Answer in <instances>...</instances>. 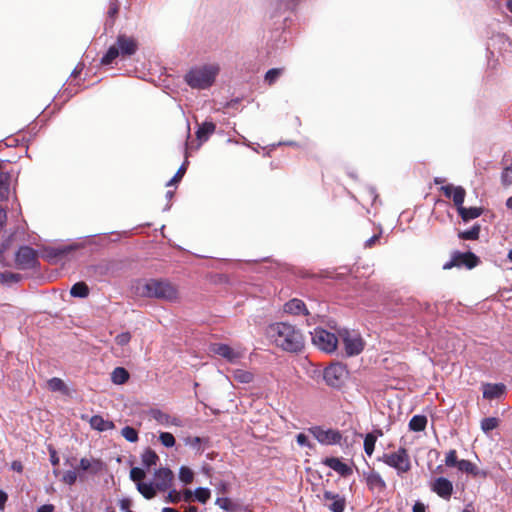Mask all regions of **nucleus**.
<instances>
[{"mask_svg": "<svg viewBox=\"0 0 512 512\" xmlns=\"http://www.w3.org/2000/svg\"><path fill=\"white\" fill-rule=\"evenodd\" d=\"M266 334L276 346L285 351L298 352L303 348L304 341L301 333L288 323L271 324Z\"/></svg>", "mask_w": 512, "mask_h": 512, "instance_id": "obj_1", "label": "nucleus"}, {"mask_svg": "<svg viewBox=\"0 0 512 512\" xmlns=\"http://www.w3.org/2000/svg\"><path fill=\"white\" fill-rule=\"evenodd\" d=\"M134 294L140 297L158 298L168 301L175 300L178 296L177 289L167 281L149 279L137 280L133 284Z\"/></svg>", "mask_w": 512, "mask_h": 512, "instance_id": "obj_2", "label": "nucleus"}, {"mask_svg": "<svg viewBox=\"0 0 512 512\" xmlns=\"http://www.w3.org/2000/svg\"><path fill=\"white\" fill-rule=\"evenodd\" d=\"M219 73L217 64H207L200 67H194L185 75V81L194 89H207L215 81Z\"/></svg>", "mask_w": 512, "mask_h": 512, "instance_id": "obj_3", "label": "nucleus"}, {"mask_svg": "<svg viewBox=\"0 0 512 512\" xmlns=\"http://www.w3.org/2000/svg\"><path fill=\"white\" fill-rule=\"evenodd\" d=\"M311 340L314 346L326 353L334 352L338 345L337 336L322 328H316L311 332Z\"/></svg>", "mask_w": 512, "mask_h": 512, "instance_id": "obj_4", "label": "nucleus"}, {"mask_svg": "<svg viewBox=\"0 0 512 512\" xmlns=\"http://www.w3.org/2000/svg\"><path fill=\"white\" fill-rule=\"evenodd\" d=\"M479 263V258L473 252H460L454 251L451 255L450 260L443 264L444 270H449L454 267L456 268H466L473 269Z\"/></svg>", "mask_w": 512, "mask_h": 512, "instance_id": "obj_5", "label": "nucleus"}, {"mask_svg": "<svg viewBox=\"0 0 512 512\" xmlns=\"http://www.w3.org/2000/svg\"><path fill=\"white\" fill-rule=\"evenodd\" d=\"M347 356L360 354L364 349V341L356 331L342 330L339 333Z\"/></svg>", "mask_w": 512, "mask_h": 512, "instance_id": "obj_6", "label": "nucleus"}, {"mask_svg": "<svg viewBox=\"0 0 512 512\" xmlns=\"http://www.w3.org/2000/svg\"><path fill=\"white\" fill-rule=\"evenodd\" d=\"M382 460L390 467L396 469L398 473H404L411 467L407 451L402 448L395 452L384 454Z\"/></svg>", "mask_w": 512, "mask_h": 512, "instance_id": "obj_7", "label": "nucleus"}, {"mask_svg": "<svg viewBox=\"0 0 512 512\" xmlns=\"http://www.w3.org/2000/svg\"><path fill=\"white\" fill-rule=\"evenodd\" d=\"M348 376V370L341 363H334L324 370V380L331 387H340Z\"/></svg>", "mask_w": 512, "mask_h": 512, "instance_id": "obj_8", "label": "nucleus"}, {"mask_svg": "<svg viewBox=\"0 0 512 512\" xmlns=\"http://www.w3.org/2000/svg\"><path fill=\"white\" fill-rule=\"evenodd\" d=\"M210 351L219 355L232 364L238 363L245 355L244 349L231 347L222 343H215L210 346Z\"/></svg>", "mask_w": 512, "mask_h": 512, "instance_id": "obj_9", "label": "nucleus"}, {"mask_svg": "<svg viewBox=\"0 0 512 512\" xmlns=\"http://www.w3.org/2000/svg\"><path fill=\"white\" fill-rule=\"evenodd\" d=\"M308 432L323 445H334L341 441V434L334 429H324L321 426H313L308 429Z\"/></svg>", "mask_w": 512, "mask_h": 512, "instance_id": "obj_10", "label": "nucleus"}, {"mask_svg": "<svg viewBox=\"0 0 512 512\" xmlns=\"http://www.w3.org/2000/svg\"><path fill=\"white\" fill-rule=\"evenodd\" d=\"M212 131L213 130H196L194 135H192L190 130H187L185 143L186 157L190 151L199 149V147L209 139Z\"/></svg>", "mask_w": 512, "mask_h": 512, "instance_id": "obj_11", "label": "nucleus"}, {"mask_svg": "<svg viewBox=\"0 0 512 512\" xmlns=\"http://www.w3.org/2000/svg\"><path fill=\"white\" fill-rule=\"evenodd\" d=\"M430 489L432 492H434L436 495H438L443 500H450L452 494H453V483L443 476L435 478L430 483Z\"/></svg>", "mask_w": 512, "mask_h": 512, "instance_id": "obj_12", "label": "nucleus"}, {"mask_svg": "<svg viewBox=\"0 0 512 512\" xmlns=\"http://www.w3.org/2000/svg\"><path fill=\"white\" fill-rule=\"evenodd\" d=\"M149 415L158 425L162 427H183V422L179 417L172 416L160 409L150 410Z\"/></svg>", "mask_w": 512, "mask_h": 512, "instance_id": "obj_13", "label": "nucleus"}, {"mask_svg": "<svg viewBox=\"0 0 512 512\" xmlns=\"http://www.w3.org/2000/svg\"><path fill=\"white\" fill-rule=\"evenodd\" d=\"M440 190L443 192L445 197L452 198L454 205L457 207V210L463 206L466 191L462 186L447 184L441 186Z\"/></svg>", "mask_w": 512, "mask_h": 512, "instance_id": "obj_14", "label": "nucleus"}, {"mask_svg": "<svg viewBox=\"0 0 512 512\" xmlns=\"http://www.w3.org/2000/svg\"><path fill=\"white\" fill-rule=\"evenodd\" d=\"M325 506L332 512H343L346 506V501L339 494L331 491H325L323 494Z\"/></svg>", "mask_w": 512, "mask_h": 512, "instance_id": "obj_15", "label": "nucleus"}, {"mask_svg": "<svg viewBox=\"0 0 512 512\" xmlns=\"http://www.w3.org/2000/svg\"><path fill=\"white\" fill-rule=\"evenodd\" d=\"M173 473L168 468H160L154 474V485L157 490L165 491L172 483Z\"/></svg>", "mask_w": 512, "mask_h": 512, "instance_id": "obj_16", "label": "nucleus"}, {"mask_svg": "<svg viewBox=\"0 0 512 512\" xmlns=\"http://www.w3.org/2000/svg\"><path fill=\"white\" fill-rule=\"evenodd\" d=\"M116 46L119 49L121 56H131L137 50L136 41L126 35H119L117 37Z\"/></svg>", "mask_w": 512, "mask_h": 512, "instance_id": "obj_17", "label": "nucleus"}, {"mask_svg": "<svg viewBox=\"0 0 512 512\" xmlns=\"http://www.w3.org/2000/svg\"><path fill=\"white\" fill-rule=\"evenodd\" d=\"M366 484L373 493H382L386 488V483L379 473L370 471L364 474Z\"/></svg>", "mask_w": 512, "mask_h": 512, "instance_id": "obj_18", "label": "nucleus"}, {"mask_svg": "<svg viewBox=\"0 0 512 512\" xmlns=\"http://www.w3.org/2000/svg\"><path fill=\"white\" fill-rule=\"evenodd\" d=\"M16 262L22 268H29L35 262V252L32 248L24 246L16 253Z\"/></svg>", "mask_w": 512, "mask_h": 512, "instance_id": "obj_19", "label": "nucleus"}, {"mask_svg": "<svg viewBox=\"0 0 512 512\" xmlns=\"http://www.w3.org/2000/svg\"><path fill=\"white\" fill-rule=\"evenodd\" d=\"M505 391L506 386L503 383H487L483 386V397L489 400L499 399Z\"/></svg>", "mask_w": 512, "mask_h": 512, "instance_id": "obj_20", "label": "nucleus"}, {"mask_svg": "<svg viewBox=\"0 0 512 512\" xmlns=\"http://www.w3.org/2000/svg\"><path fill=\"white\" fill-rule=\"evenodd\" d=\"M458 471L474 478H486L488 475L487 471L479 469L474 463L465 459L460 460Z\"/></svg>", "mask_w": 512, "mask_h": 512, "instance_id": "obj_21", "label": "nucleus"}, {"mask_svg": "<svg viewBox=\"0 0 512 512\" xmlns=\"http://www.w3.org/2000/svg\"><path fill=\"white\" fill-rule=\"evenodd\" d=\"M323 464L333 469L341 476H348L352 473L351 467L342 462L339 458L329 457L323 460Z\"/></svg>", "mask_w": 512, "mask_h": 512, "instance_id": "obj_22", "label": "nucleus"}, {"mask_svg": "<svg viewBox=\"0 0 512 512\" xmlns=\"http://www.w3.org/2000/svg\"><path fill=\"white\" fill-rule=\"evenodd\" d=\"M284 312L292 315L308 314V310L304 302L300 299H292L285 303Z\"/></svg>", "mask_w": 512, "mask_h": 512, "instance_id": "obj_23", "label": "nucleus"}, {"mask_svg": "<svg viewBox=\"0 0 512 512\" xmlns=\"http://www.w3.org/2000/svg\"><path fill=\"white\" fill-rule=\"evenodd\" d=\"M89 422L93 429L100 432L111 430L115 427L112 421L106 420L100 415L92 416Z\"/></svg>", "mask_w": 512, "mask_h": 512, "instance_id": "obj_24", "label": "nucleus"}, {"mask_svg": "<svg viewBox=\"0 0 512 512\" xmlns=\"http://www.w3.org/2000/svg\"><path fill=\"white\" fill-rule=\"evenodd\" d=\"M457 212L459 213V215L461 216V218L464 222H468L470 220L478 218L481 215L482 210H481V208H478V207L466 208V207L462 206L461 208H459L457 210Z\"/></svg>", "mask_w": 512, "mask_h": 512, "instance_id": "obj_25", "label": "nucleus"}, {"mask_svg": "<svg viewBox=\"0 0 512 512\" xmlns=\"http://www.w3.org/2000/svg\"><path fill=\"white\" fill-rule=\"evenodd\" d=\"M382 436L381 430H377L373 433H368L364 438V450L368 456H371L374 452L375 443L377 438Z\"/></svg>", "mask_w": 512, "mask_h": 512, "instance_id": "obj_26", "label": "nucleus"}, {"mask_svg": "<svg viewBox=\"0 0 512 512\" xmlns=\"http://www.w3.org/2000/svg\"><path fill=\"white\" fill-rule=\"evenodd\" d=\"M3 162L0 161V201L7 198L9 194V174L2 171Z\"/></svg>", "mask_w": 512, "mask_h": 512, "instance_id": "obj_27", "label": "nucleus"}, {"mask_svg": "<svg viewBox=\"0 0 512 512\" xmlns=\"http://www.w3.org/2000/svg\"><path fill=\"white\" fill-rule=\"evenodd\" d=\"M137 489L146 499L153 498L156 495V490H157L154 483H145V482L137 483Z\"/></svg>", "mask_w": 512, "mask_h": 512, "instance_id": "obj_28", "label": "nucleus"}, {"mask_svg": "<svg viewBox=\"0 0 512 512\" xmlns=\"http://www.w3.org/2000/svg\"><path fill=\"white\" fill-rule=\"evenodd\" d=\"M129 378V373L122 367H117L111 373V380L114 384H124Z\"/></svg>", "mask_w": 512, "mask_h": 512, "instance_id": "obj_29", "label": "nucleus"}, {"mask_svg": "<svg viewBox=\"0 0 512 512\" xmlns=\"http://www.w3.org/2000/svg\"><path fill=\"white\" fill-rule=\"evenodd\" d=\"M233 378L239 383L248 384L253 381L254 375L248 370L236 369L233 371Z\"/></svg>", "mask_w": 512, "mask_h": 512, "instance_id": "obj_30", "label": "nucleus"}, {"mask_svg": "<svg viewBox=\"0 0 512 512\" xmlns=\"http://www.w3.org/2000/svg\"><path fill=\"white\" fill-rule=\"evenodd\" d=\"M142 463L146 466V467H151V466H155L159 460V457L158 455L156 454L155 451H153L152 449H146L143 453H142Z\"/></svg>", "mask_w": 512, "mask_h": 512, "instance_id": "obj_31", "label": "nucleus"}, {"mask_svg": "<svg viewBox=\"0 0 512 512\" xmlns=\"http://www.w3.org/2000/svg\"><path fill=\"white\" fill-rule=\"evenodd\" d=\"M101 463L98 460L82 458L80 460V468L83 471H91L96 473L100 469Z\"/></svg>", "mask_w": 512, "mask_h": 512, "instance_id": "obj_32", "label": "nucleus"}, {"mask_svg": "<svg viewBox=\"0 0 512 512\" xmlns=\"http://www.w3.org/2000/svg\"><path fill=\"white\" fill-rule=\"evenodd\" d=\"M70 294L73 297L85 298L89 294V288L84 282H78L71 287Z\"/></svg>", "mask_w": 512, "mask_h": 512, "instance_id": "obj_33", "label": "nucleus"}, {"mask_svg": "<svg viewBox=\"0 0 512 512\" xmlns=\"http://www.w3.org/2000/svg\"><path fill=\"white\" fill-rule=\"evenodd\" d=\"M499 422V419L496 417L483 418L481 420V429L485 434H488L499 426Z\"/></svg>", "mask_w": 512, "mask_h": 512, "instance_id": "obj_34", "label": "nucleus"}, {"mask_svg": "<svg viewBox=\"0 0 512 512\" xmlns=\"http://www.w3.org/2000/svg\"><path fill=\"white\" fill-rule=\"evenodd\" d=\"M120 54L119 49L116 45L110 46L106 53L101 58V64H111Z\"/></svg>", "mask_w": 512, "mask_h": 512, "instance_id": "obj_35", "label": "nucleus"}, {"mask_svg": "<svg viewBox=\"0 0 512 512\" xmlns=\"http://www.w3.org/2000/svg\"><path fill=\"white\" fill-rule=\"evenodd\" d=\"M480 226L478 224L473 225L470 229L459 232L458 236L463 240H476L479 237Z\"/></svg>", "mask_w": 512, "mask_h": 512, "instance_id": "obj_36", "label": "nucleus"}, {"mask_svg": "<svg viewBox=\"0 0 512 512\" xmlns=\"http://www.w3.org/2000/svg\"><path fill=\"white\" fill-rule=\"evenodd\" d=\"M47 386L51 391L54 392H66L65 383L57 377L51 378L47 381Z\"/></svg>", "mask_w": 512, "mask_h": 512, "instance_id": "obj_37", "label": "nucleus"}, {"mask_svg": "<svg viewBox=\"0 0 512 512\" xmlns=\"http://www.w3.org/2000/svg\"><path fill=\"white\" fill-rule=\"evenodd\" d=\"M283 68H272L269 69L264 76L265 82L268 83V85L274 84L278 78L282 75Z\"/></svg>", "mask_w": 512, "mask_h": 512, "instance_id": "obj_38", "label": "nucleus"}, {"mask_svg": "<svg viewBox=\"0 0 512 512\" xmlns=\"http://www.w3.org/2000/svg\"><path fill=\"white\" fill-rule=\"evenodd\" d=\"M121 435L128 442H131V443H135L139 439L137 430L131 426H125L124 428H122Z\"/></svg>", "mask_w": 512, "mask_h": 512, "instance_id": "obj_39", "label": "nucleus"}, {"mask_svg": "<svg viewBox=\"0 0 512 512\" xmlns=\"http://www.w3.org/2000/svg\"><path fill=\"white\" fill-rule=\"evenodd\" d=\"M444 462H445V465L447 467H449V468H457L458 469L460 460L457 457L456 450H454V449L449 450L446 453L445 461Z\"/></svg>", "mask_w": 512, "mask_h": 512, "instance_id": "obj_40", "label": "nucleus"}, {"mask_svg": "<svg viewBox=\"0 0 512 512\" xmlns=\"http://www.w3.org/2000/svg\"><path fill=\"white\" fill-rule=\"evenodd\" d=\"M159 441L166 448H172L176 443L175 437L169 432H160Z\"/></svg>", "mask_w": 512, "mask_h": 512, "instance_id": "obj_41", "label": "nucleus"}, {"mask_svg": "<svg viewBox=\"0 0 512 512\" xmlns=\"http://www.w3.org/2000/svg\"><path fill=\"white\" fill-rule=\"evenodd\" d=\"M193 478H194V473L193 471L186 467V466H182L179 470V479L184 483V484H189L193 481Z\"/></svg>", "mask_w": 512, "mask_h": 512, "instance_id": "obj_42", "label": "nucleus"}, {"mask_svg": "<svg viewBox=\"0 0 512 512\" xmlns=\"http://www.w3.org/2000/svg\"><path fill=\"white\" fill-rule=\"evenodd\" d=\"M210 490L208 488H197L194 492V497L197 501L200 503H206L208 499L210 498Z\"/></svg>", "mask_w": 512, "mask_h": 512, "instance_id": "obj_43", "label": "nucleus"}, {"mask_svg": "<svg viewBox=\"0 0 512 512\" xmlns=\"http://www.w3.org/2000/svg\"><path fill=\"white\" fill-rule=\"evenodd\" d=\"M216 505H218L221 509L226 511L234 512L236 509V504L233 503L229 498H217Z\"/></svg>", "mask_w": 512, "mask_h": 512, "instance_id": "obj_44", "label": "nucleus"}, {"mask_svg": "<svg viewBox=\"0 0 512 512\" xmlns=\"http://www.w3.org/2000/svg\"><path fill=\"white\" fill-rule=\"evenodd\" d=\"M187 163H188V161L185 160V162L180 166V168L178 169V171L176 172L174 177L169 180V182L167 183V186L174 185L182 179V177L184 176V174L186 172Z\"/></svg>", "mask_w": 512, "mask_h": 512, "instance_id": "obj_45", "label": "nucleus"}, {"mask_svg": "<svg viewBox=\"0 0 512 512\" xmlns=\"http://www.w3.org/2000/svg\"><path fill=\"white\" fill-rule=\"evenodd\" d=\"M501 182L504 186L512 184V166H508L503 169L501 173Z\"/></svg>", "mask_w": 512, "mask_h": 512, "instance_id": "obj_46", "label": "nucleus"}, {"mask_svg": "<svg viewBox=\"0 0 512 512\" xmlns=\"http://www.w3.org/2000/svg\"><path fill=\"white\" fill-rule=\"evenodd\" d=\"M296 442L301 447H307L309 449H313L314 448V445L308 439V436L306 434H304V433H299L296 436Z\"/></svg>", "mask_w": 512, "mask_h": 512, "instance_id": "obj_47", "label": "nucleus"}, {"mask_svg": "<svg viewBox=\"0 0 512 512\" xmlns=\"http://www.w3.org/2000/svg\"><path fill=\"white\" fill-rule=\"evenodd\" d=\"M145 477V472L143 469L134 467L130 470V478L139 483Z\"/></svg>", "mask_w": 512, "mask_h": 512, "instance_id": "obj_48", "label": "nucleus"}, {"mask_svg": "<svg viewBox=\"0 0 512 512\" xmlns=\"http://www.w3.org/2000/svg\"><path fill=\"white\" fill-rule=\"evenodd\" d=\"M77 477L78 475L76 471L68 470L64 473L62 480L68 485H73L76 482Z\"/></svg>", "mask_w": 512, "mask_h": 512, "instance_id": "obj_49", "label": "nucleus"}, {"mask_svg": "<svg viewBox=\"0 0 512 512\" xmlns=\"http://www.w3.org/2000/svg\"><path fill=\"white\" fill-rule=\"evenodd\" d=\"M131 340V335L128 332H123L115 337V342L119 346H126Z\"/></svg>", "mask_w": 512, "mask_h": 512, "instance_id": "obj_50", "label": "nucleus"}, {"mask_svg": "<svg viewBox=\"0 0 512 512\" xmlns=\"http://www.w3.org/2000/svg\"><path fill=\"white\" fill-rule=\"evenodd\" d=\"M17 280H18V276L16 274L8 273V272L0 273V283L1 284H6L8 282H13V281H17Z\"/></svg>", "mask_w": 512, "mask_h": 512, "instance_id": "obj_51", "label": "nucleus"}, {"mask_svg": "<svg viewBox=\"0 0 512 512\" xmlns=\"http://www.w3.org/2000/svg\"><path fill=\"white\" fill-rule=\"evenodd\" d=\"M181 500H182V495L180 492H178L176 490H171L168 493L167 498H166V501L171 502V503H178Z\"/></svg>", "mask_w": 512, "mask_h": 512, "instance_id": "obj_52", "label": "nucleus"}, {"mask_svg": "<svg viewBox=\"0 0 512 512\" xmlns=\"http://www.w3.org/2000/svg\"><path fill=\"white\" fill-rule=\"evenodd\" d=\"M72 250L71 246H67L64 248L55 249L52 251L53 257L55 258H61L62 256L68 254Z\"/></svg>", "mask_w": 512, "mask_h": 512, "instance_id": "obj_53", "label": "nucleus"}, {"mask_svg": "<svg viewBox=\"0 0 512 512\" xmlns=\"http://www.w3.org/2000/svg\"><path fill=\"white\" fill-rule=\"evenodd\" d=\"M426 425H427L426 416L418 414V432L423 431L426 428Z\"/></svg>", "mask_w": 512, "mask_h": 512, "instance_id": "obj_54", "label": "nucleus"}, {"mask_svg": "<svg viewBox=\"0 0 512 512\" xmlns=\"http://www.w3.org/2000/svg\"><path fill=\"white\" fill-rule=\"evenodd\" d=\"M11 469L18 473H21L23 471V465L20 461H13L11 464Z\"/></svg>", "mask_w": 512, "mask_h": 512, "instance_id": "obj_55", "label": "nucleus"}, {"mask_svg": "<svg viewBox=\"0 0 512 512\" xmlns=\"http://www.w3.org/2000/svg\"><path fill=\"white\" fill-rule=\"evenodd\" d=\"M181 495H182V500H184L185 502H189L192 500L194 493L191 490L187 489Z\"/></svg>", "mask_w": 512, "mask_h": 512, "instance_id": "obj_56", "label": "nucleus"}, {"mask_svg": "<svg viewBox=\"0 0 512 512\" xmlns=\"http://www.w3.org/2000/svg\"><path fill=\"white\" fill-rule=\"evenodd\" d=\"M7 498V494L3 490H0V510L4 509Z\"/></svg>", "mask_w": 512, "mask_h": 512, "instance_id": "obj_57", "label": "nucleus"}, {"mask_svg": "<svg viewBox=\"0 0 512 512\" xmlns=\"http://www.w3.org/2000/svg\"><path fill=\"white\" fill-rule=\"evenodd\" d=\"M84 65L79 63L71 72V77H77L83 70Z\"/></svg>", "mask_w": 512, "mask_h": 512, "instance_id": "obj_58", "label": "nucleus"}, {"mask_svg": "<svg viewBox=\"0 0 512 512\" xmlns=\"http://www.w3.org/2000/svg\"><path fill=\"white\" fill-rule=\"evenodd\" d=\"M7 214L6 211L2 208H0V230L3 228L5 222H6Z\"/></svg>", "mask_w": 512, "mask_h": 512, "instance_id": "obj_59", "label": "nucleus"}, {"mask_svg": "<svg viewBox=\"0 0 512 512\" xmlns=\"http://www.w3.org/2000/svg\"><path fill=\"white\" fill-rule=\"evenodd\" d=\"M54 506L51 504H46L41 506L37 512H53Z\"/></svg>", "mask_w": 512, "mask_h": 512, "instance_id": "obj_60", "label": "nucleus"}, {"mask_svg": "<svg viewBox=\"0 0 512 512\" xmlns=\"http://www.w3.org/2000/svg\"><path fill=\"white\" fill-rule=\"evenodd\" d=\"M378 239H379V235L372 236L371 238H369L366 241L365 246L366 247H372Z\"/></svg>", "mask_w": 512, "mask_h": 512, "instance_id": "obj_61", "label": "nucleus"}, {"mask_svg": "<svg viewBox=\"0 0 512 512\" xmlns=\"http://www.w3.org/2000/svg\"><path fill=\"white\" fill-rule=\"evenodd\" d=\"M239 102H240V100H239L238 98L233 99V100H231L230 102H228V103H227L226 108H227V109L235 108V107H237V105L239 104Z\"/></svg>", "mask_w": 512, "mask_h": 512, "instance_id": "obj_62", "label": "nucleus"}, {"mask_svg": "<svg viewBox=\"0 0 512 512\" xmlns=\"http://www.w3.org/2000/svg\"><path fill=\"white\" fill-rule=\"evenodd\" d=\"M409 427L411 430L416 431V415H414L409 421Z\"/></svg>", "mask_w": 512, "mask_h": 512, "instance_id": "obj_63", "label": "nucleus"}, {"mask_svg": "<svg viewBox=\"0 0 512 512\" xmlns=\"http://www.w3.org/2000/svg\"><path fill=\"white\" fill-rule=\"evenodd\" d=\"M51 463L53 465H57L59 463V458L56 456V452L55 451H53L51 453Z\"/></svg>", "mask_w": 512, "mask_h": 512, "instance_id": "obj_64", "label": "nucleus"}]
</instances>
